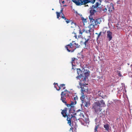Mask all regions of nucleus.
<instances>
[{
  "mask_svg": "<svg viewBox=\"0 0 132 132\" xmlns=\"http://www.w3.org/2000/svg\"><path fill=\"white\" fill-rule=\"evenodd\" d=\"M65 94H64L63 92H62L61 94V100L62 102L64 103L65 105L68 108H65L64 110H63L61 112L63 117H67V120L68 121V124H69L70 126H71L72 122V118H76L75 115H76L75 110V107L72 105H75L76 103V101H71L70 104L67 103L65 101L66 98L63 97L65 95Z\"/></svg>",
  "mask_w": 132,
  "mask_h": 132,
  "instance_id": "nucleus-1",
  "label": "nucleus"
},
{
  "mask_svg": "<svg viewBox=\"0 0 132 132\" xmlns=\"http://www.w3.org/2000/svg\"><path fill=\"white\" fill-rule=\"evenodd\" d=\"M89 19L90 20V26H92V28H95V25L100 24L101 22V19L100 18L92 17Z\"/></svg>",
  "mask_w": 132,
  "mask_h": 132,
  "instance_id": "nucleus-2",
  "label": "nucleus"
},
{
  "mask_svg": "<svg viewBox=\"0 0 132 132\" xmlns=\"http://www.w3.org/2000/svg\"><path fill=\"white\" fill-rule=\"evenodd\" d=\"M72 1L77 5L86 4L89 3L88 0H72Z\"/></svg>",
  "mask_w": 132,
  "mask_h": 132,
  "instance_id": "nucleus-3",
  "label": "nucleus"
},
{
  "mask_svg": "<svg viewBox=\"0 0 132 132\" xmlns=\"http://www.w3.org/2000/svg\"><path fill=\"white\" fill-rule=\"evenodd\" d=\"M93 105L92 109H93V110L94 111L95 113L97 114H98L102 110L101 108L95 103H94Z\"/></svg>",
  "mask_w": 132,
  "mask_h": 132,
  "instance_id": "nucleus-4",
  "label": "nucleus"
},
{
  "mask_svg": "<svg viewBox=\"0 0 132 132\" xmlns=\"http://www.w3.org/2000/svg\"><path fill=\"white\" fill-rule=\"evenodd\" d=\"M96 99V101L95 102L96 104L98 105L100 107L102 108V107H104L105 106V103L104 101L102 100H99L98 97H97Z\"/></svg>",
  "mask_w": 132,
  "mask_h": 132,
  "instance_id": "nucleus-5",
  "label": "nucleus"
},
{
  "mask_svg": "<svg viewBox=\"0 0 132 132\" xmlns=\"http://www.w3.org/2000/svg\"><path fill=\"white\" fill-rule=\"evenodd\" d=\"M73 45L72 43H70L69 44L65 46V48L67 49V51L69 52H72L74 51L76 49V47H75L74 49L71 50L72 48V46Z\"/></svg>",
  "mask_w": 132,
  "mask_h": 132,
  "instance_id": "nucleus-6",
  "label": "nucleus"
},
{
  "mask_svg": "<svg viewBox=\"0 0 132 132\" xmlns=\"http://www.w3.org/2000/svg\"><path fill=\"white\" fill-rule=\"evenodd\" d=\"M112 33L110 30L108 31L107 32V38L109 41L111 40L112 38Z\"/></svg>",
  "mask_w": 132,
  "mask_h": 132,
  "instance_id": "nucleus-7",
  "label": "nucleus"
},
{
  "mask_svg": "<svg viewBox=\"0 0 132 132\" xmlns=\"http://www.w3.org/2000/svg\"><path fill=\"white\" fill-rule=\"evenodd\" d=\"M54 85L55 87L56 88V89L57 90H59L62 87L65 86L64 84H61L60 86H59L57 83H55L54 84Z\"/></svg>",
  "mask_w": 132,
  "mask_h": 132,
  "instance_id": "nucleus-8",
  "label": "nucleus"
},
{
  "mask_svg": "<svg viewBox=\"0 0 132 132\" xmlns=\"http://www.w3.org/2000/svg\"><path fill=\"white\" fill-rule=\"evenodd\" d=\"M97 12H101L103 11L104 12H106L107 9L104 7H98L97 9Z\"/></svg>",
  "mask_w": 132,
  "mask_h": 132,
  "instance_id": "nucleus-9",
  "label": "nucleus"
},
{
  "mask_svg": "<svg viewBox=\"0 0 132 132\" xmlns=\"http://www.w3.org/2000/svg\"><path fill=\"white\" fill-rule=\"evenodd\" d=\"M97 12V10H94L91 9L90 11V14L89 16V18H90L92 17H95L94 16V14L96 12Z\"/></svg>",
  "mask_w": 132,
  "mask_h": 132,
  "instance_id": "nucleus-10",
  "label": "nucleus"
},
{
  "mask_svg": "<svg viewBox=\"0 0 132 132\" xmlns=\"http://www.w3.org/2000/svg\"><path fill=\"white\" fill-rule=\"evenodd\" d=\"M78 120H79V121L81 122V124L84 126H86L87 125L88 123V121L86 119H85V121L83 119H78Z\"/></svg>",
  "mask_w": 132,
  "mask_h": 132,
  "instance_id": "nucleus-11",
  "label": "nucleus"
},
{
  "mask_svg": "<svg viewBox=\"0 0 132 132\" xmlns=\"http://www.w3.org/2000/svg\"><path fill=\"white\" fill-rule=\"evenodd\" d=\"M90 73V72L89 70L87 71L86 72L84 73V77L83 80V81H86V78H87L88 77Z\"/></svg>",
  "mask_w": 132,
  "mask_h": 132,
  "instance_id": "nucleus-12",
  "label": "nucleus"
},
{
  "mask_svg": "<svg viewBox=\"0 0 132 132\" xmlns=\"http://www.w3.org/2000/svg\"><path fill=\"white\" fill-rule=\"evenodd\" d=\"M77 73L78 75H80L81 77H84L83 76V73L84 72H82V71L80 69H77Z\"/></svg>",
  "mask_w": 132,
  "mask_h": 132,
  "instance_id": "nucleus-13",
  "label": "nucleus"
},
{
  "mask_svg": "<svg viewBox=\"0 0 132 132\" xmlns=\"http://www.w3.org/2000/svg\"><path fill=\"white\" fill-rule=\"evenodd\" d=\"M103 93L101 91H98L96 95L97 96H100L102 98H104L103 97H104L105 96L103 95Z\"/></svg>",
  "mask_w": 132,
  "mask_h": 132,
  "instance_id": "nucleus-14",
  "label": "nucleus"
},
{
  "mask_svg": "<svg viewBox=\"0 0 132 132\" xmlns=\"http://www.w3.org/2000/svg\"><path fill=\"white\" fill-rule=\"evenodd\" d=\"M114 5L112 3H111L110 5V6L109 7L108 11L110 12H111L114 9Z\"/></svg>",
  "mask_w": 132,
  "mask_h": 132,
  "instance_id": "nucleus-15",
  "label": "nucleus"
},
{
  "mask_svg": "<svg viewBox=\"0 0 132 132\" xmlns=\"http://www.w3.org/2000/svg\"><path fill=\"white\" fill-rule=\"evenodd\" d=\"M72 61H71V63H72V69L75 70V69H74L73 67L75 66V65L74 64L75 61L76 62V61H77V60L76 59L74 58V57L72 58Z\"/></svg>",
  "mask_w": 132,
  "mask_h": 132,
  "instance_id": "nucleus-16",
  "label": "nucleus"
},
{
  "mask_svg": "<svg viewBox=\"0 0 132 132\" xmlns=\"http://www.w3.org/2000/svg\"><path fill=\"white\" fill-rule=\"evenodd\" d=\"M79 84L80 86H81V91H82V93L83 92H84L85 91V90L84 89V88L83 87H82V86H85V85L84 84H82L81 83H80V82H79Z\"/></svg>",
  "mask_w": 132,
  "mask_h": 132,
  "instance_id": "nucleus-17",
  "label": "nucleus"
},
{
  "mask_svg": "<svg viewBox=\"0 0 132 132\" xmlns=\"http://www.w3.org/2000/svg\"><path fill=\"white\" fill-rule=\"evenodd\" d=\"M104 128L106 130L108 131L109 130V125L108 124H106L104 125Z\"/></svg>",
  "mask_w": 132,
  "mask_h": 132,
  "instance_id": "nucleus-18",
  "label": "nucleus"
},
{
  "mask_svg": "<svg viewBox=\"0 0 132 132\" xmlns=\"http://www.w3.org/2000/svg\"><path fill=\"white\" fill-rule=\"evenodd\" d=\"M75 94V96L73 95V96H75V97H74L73 98H72V99L73 101H76V100H78V97H77V96L76 95V93Z\"/></svg>",
  "mask_w": 132,
  "mask_h": 132,
  "instance_id": "nucleus-19",
  "label": "nucleus"
},
{
  "mask_svg": "<svg viewBox=\"0 0 132 132\" xmlns=\"http://www.w3.org/2000/svg\"><path fill=\"white\" fill-rule=\"evenodd\" d=\"M81 19L84 23L85 22L86 23L87 22L86 20V19H84V18L83 17H81Z\"/></svg>",
  "mask_w": 132,
  "mask_h": 132,
  "instance_id": "nucleus-20",
  "label": "nucleus"
},
{
  "mask_svg": "<svg viewBox=\"0 0 132 132\" xmlns=\"http://www.w3.org/2000/svg\"><path fill=\"white\" fill-rule=\"evenodd\" d=\"M83 103H84L85 106L86 107H88V106L89 103L88 102H84Z\"/></svg>",
  "mask_w": 132,
  "mask_h": 132,
  "instance_id": "nucleus-21",
  "label": "nucleus"
},
{
  "mask_svg": "<svg viewBox=\"0 0 132 132\" xmlns=\"http://www.w3.org/2000/svg\"><path fill=\"white\" fill-rule=\"evenodd\" d=\"M85 41L84 42V44L85 45V46H86L87 45V43H88V41L89 40V38L87 39V40H86V38H85Z\"/></svg>",
  "mask_w": 132,
  "mask_h": 132,
  "instance_id": "nucleus-22",
  "label": "nucleus"
},
{
  "mask_svg": "<svg viewBox=\"0 0 132 132\" xmlns=\"http://www.w3.org/2000/svg\"><path fill=\"white\" fill-rule=\"evenodd\" d=\"M98 127V125H96L95 128V132H97V128Z\"/></svg>",
  "mask_w": 132,
  "mask_h": 132,
  "instance_id": "nucleus-23",
  "label": "nucleus"
},
{
  "mask_svg": "<svg viewBox=\"0 0 132 132\" xmlns=\"http://www.w3.org/2000/svg\"><path fill=\"white\" fill-rule=\"evenodd\" d=\"M64 92V94H65V95L63 97H64L65 98L66 96H69V95L68 94L69 93H64V92Z\"/></svg>",
  "mask_w": 132,
  "mask_h": 132,
  "instance_id": "nucleus-24",
  "label": "nucleus"
},
{
  "mask_svg": "<svg viewBox=\"0 0 132 132\" xmlns=\"http://www.w3.org/2000/svg\"><path fill=\"white\" fill-rule=\"evenodd\" d=\"M80 99L81 100V101H82V103H84V102H85L84 101V97L83 96H82V97H80Z\"/></svg>",
  "mask_w": 132,
  "mask_h": 132,
  "instance_id": "nucleus-25",
  "label": "nucleus"
},
{
  "mask_svg": "<svg viewBox=\"0 0 132 132\" xmlns=\"http://www.w3.org/2000/svg\"><path fill=\"white\" fill-rule=\"evenodd\" d=\"M95 0H88L89 3H91L93 4H94L95 2Z\"/></svg>",
  "mask_w": 132,
  "mask_h": 132,
  "instance_id": "nucleus-26",
  "label": "nucleus"
},
{
  "mask_svg": "<svg viewBox=\"0 0 132 132\" xmlns=\"http://www.w3.org/2000/svg\"><path fill=\"white\" fill-rule=\"evenodd\" d=\"M79 115L80 116V117H83L84 118V115L83 114V113H81V112H80L79 114Z\"/></svg>",
  "mask_w": 132,
  "mask_h": 132,
  "instance_id": "nucleus-27",
  "label": "nucleus"
},
{
  "mask_svg": "<svg viewBox=\"0 0 132 132\" xmlns=\"http://www.w3.org/2000/svg\"><path fill=\"white\" fill-rule=\"evenodd\" d=\"M56 13L57 14V18L59 19V17L60 16V13L57 12H56Z\"/></svg>",
  "mask_w": 132,
  "mask_h": 132,
  "instance_id": "nucleus-28",
  "label": "nucleus"
},
{
  "mask_svg": "<svg viewBox=\"0 0 132 132\" xmlns=\"http://www.w3.org/2000/svg\"><path fill=\"white\" fill-rule=\"evenodd\" d=\"M74 44L75 45H76V47L77 48H79L80 47V45H78V44L77 43H74V44H73V45Z\"/></svg>",
  "mask_w": 132,
  "mask_h": 132,
  "instance_id": "nucleus-29",
  "label": "nucleus"
},
{
  "mask_svg": "<svg viewBox=\"0 0 132 132\" xmlns=\"http://www.w3.org/2000/svg\"><path fill=\"white\" fill-rule=\"evenodd\" d=\"M102 33V32L101 31L100 33L98 34V35L96 38L97 39H98L100 37V36L101 35Z\"/></svg>",
  "mask_w": 132,
  "mask_h": 132,
  "instance_id": "nucleus-30",
  "label": "nucleus"
},
{
  "mask_svg": "<svg viewBox=\"0 0 132 132\" xmlns=\"http://www.w3.org/2000/svg\"><path fill=\"white\" fill-rule=\"evenodd\" d=\"M95 8H96V7L94 5H92V6L90 7V10H93V9Z\"/></svg>",
  "mask_w": 132,
  "mask_h": 132,
  "instance_id": "nucleus-31",
  "label": "nucleus"
},
{
  "mask_svg": "<svg viewBox=\"0 0 132 132\" xmlns=\"http://www.w3.org/2000/svg\"><path fill=\"white\" fill-rule=\"evenodd\" d=\"M80 77V78H82V79L83 78V77H81L80 75H78V76H77V77H76V78L77 79H79V77Z\"/></svg>",
  "mask_w": 132,
  "mask_h": 132,
  "instance_id": "nucleus-32",
  "label": "nucleus"
},
{
  "mask_svg": "<svg viewBox=\"0 0 132 132\" xmlns=\"http://www.w3.org/2000/svg\"><path fill=\"white\" fill-rule=\"evenodd\" d=\"M71 21V20L70 21L69 20H68V19H67L66 20V22L67 23H68L69 22Z\"/></svg>",
  "mask_w": 132,
  "mask_h": 132,
  "instance_id": "nucleus-33",
  "label": "nucleus"
},
{
  "mask_svg": "<svg viewBox=\"0 0 132 132\" xmlns=\"http://www.w3.org/2000/svg\"><path fill=\"white\" fill-rule=\"evenodd\" d=\"M64 92H65L66 93H69L71 94V92H69L66 89H65L64 91Z\"/></svg>",
  "mask_w": 132,
  "mask_h": 132,
  "instance_id": "nucleus-34",
  "label": "nucleus"
},
{
  "mask_svg": "<svg viewBox=\"0 0 132 132\" xmlns=\"http://www.w3.org/2000/svg\"><path fill=\"white\" fill-rule=\"evenodd\" d=\"M79 33L82 35L83 33L81 31V29H80L79 30Z\"/></svg>",
  "mask_w": 132,
  "mask_h": 132,
  "instance_id": "nucleus-35",
  "label": "nucleus"
},
{
  "mask_svg": "<svg viewBox=\"0 0 132 132\" xmlns=\"http://www.w3.org/2000/svg\"><path fill=\"white\" fill-rule=\"evenodd\" d=\"M97 118H96L95 120V122H96V124H97Z\"/></svg>",
  "mask_w": 132,
  "mask_h": 132,
  "instance_id": "nucleus-36",
  "label": "nucleus"
},
{
  "mask_svg": "<svg viewBox=\"0 0 132 132\" xmlns=\"http://www.w3.org/2000/svg\"><path fill=\"white\" fill-rule=\"evenodd\" d=\"M95 4L96 5V7H98V6L99 5V3L98 2H96Z\"/></svg>",
  "mask_w": 132,
  "mask_h": 132,
  "instance_id": "nucleus-37",
  "label": "nucleus"
},
{
  "mask_svg": "<svg viewBox=\"0 0 132 132\" xmlns=\"http://www.w3.org/2000/svg\"><path fill=\"white\" fill-rule=\"evenodd\" d=\"M73 24H74L75 25H76V24L75 23H74L73 21H72L71 23V24L72 25Z\"/></svg>",
  "mask_w": 132,
  "mask_h": 132,
  "instance_id": "nucleus-38",
  "label": "nucleus"
},
{
  "mask_svg": "<svg viewBox=\"0 0 132 132\" xmlns=\"http://www.w3.org/2000/svg\"><path fill=\"white\" fill-rule=\"evenodd\" d=\"M118 76L120 77L121 76V73H120V72H119L118 73Z\"/></svg>",
  "mask_w": 132,
  "mask_h": 132,
  "instance_id": "nucleus-39",
  "label": "nucleus"
},
{
  "mask_svg": "<svg viewBox=\"0 0 132 132\" xmlns=\"http://www.w3.org/2000/svg\"><path fill=\"white\" fill-rule=\"evenodd\" d=\"M75 36H74V37H75V38L76 39L77 38V35H76V33H75Z\"/></svg>",
  "mask_w": 132,
  "mask_h": 132,
  "instance_id": "nucleus-40",
  "label": "nucleus"
},
{
  "mask_svg": "<svg viewBox=\"0 0 132 132\" xmlns=\"http://www.w3.org/2000/svg\"><path fill=\"white\" fill-rule=\"evenodd\" d=\"M80 110H77L76 111V113H77L78 112H79L80 111Z\"/></svg>",
  "mask_w": 132,
  "mask_h": 132,
  "instance_id": "nucleus-41",
  "label": "nucleus"
},
{
  "mask_svg": "<svg viewBox=\"0 0 132 132\" xmlns=\"http://www.w3.org/2000/svg\"><path fill=\"white\" fill-rule=\"evenodd\" d=\"M120 117L119 116V117L118 118H117V120H118V119H119H119H120Z\"/></svg>",
  "mask_w": 132,
  "mask_h": 132,
  "instance_id": "nucleus-42",
  "label": "nucleus"
},
{
  "mask_svg": "<svg viewBox=\"0 0 132 132\" xmlns=\"http://www.w3.org/2000/svg\"><path fill=\"white\" fill-rule=\"evenodd\" d=\"M78 15H80V16H81V17H82V15L80 14H79L78 13Z\"/></svg>",
  "mask_w": 132,
  "mask_h": 132,
  "instance_id": "nucleus-43",
  "label": "nucleus"
},
{
  "mask_svg": "<svg viewBox=\"0 0 132 132\" xmlns=\"http://www.w3.org/2000/svg\"><path fill=\"white\" fill-rule=\"evenodd\" d=\"M91 29V28L90 29H89V30H88V31L89 32H90V30Z\"/></svg>",
  "mask_w": 132,
  "mask_h": 132,
  "instance_id": "nucleus-44",
  "label": "nucleus"
},
{
  "mask_svg": "<svg viewBox=\"0 0 132 132\" xmlns=\"http://www.w3.org/2000/svg\"><path fill=\"white\" fill-rule=\"evenodd\" d=\"M62 14H63V16H62V18L64 19V17H65V16H64V14H63V13H62Z\"/></svg>",
  "mask_w": 132,
  "mask_h": 132,
  "instance_id": "nucleus-45",
  "label": "nucleus"
},
{
  "mask_svg": "<svg viewBox=\"0 0 132 132\" xmlns=\"http://www.w3.org/2000/svg\"><path fill=\"white\" fill-rule=\"evenodd\" d=\"M62 9L60 11V12L59 13H62Z\"/></svg>",
  "mask_w": 132,
  "mask_h": 132,
  "instance_id": "nucleus-46",
  "label": "nucleus"
},
{
  "mask_svg": "<svg viewBox=\"0 0 132 132\" xmlns=\"http://www.w3.org/2000/svg\"><path fill=\"white\" fill-rule=\"evenodd\" d=\"M120 90H118V94L120 93Z\"/></svg>",
  "mask_w": 132,
  "mask_h": 132,
  "instance_id": "nucleus-47",
  "label": "nucleus"
},
{
  "mask_svg": "<svg viewBox=\"0 0 132 132\" xmlns=\"http://www.w3.org/2000/svg\"><path fill=\"white\" fill-rule=\"evenodd\" d=\"M76 13L77 14V15H78V13L77 12V11H76Z\"/></svg>",
  "mask_w": 132,
  "mask_h": 132,
  "instance_id": "nucleus-48",
  "label": "nucleus"
},
{
  "mask_svg": "<svg viewBox=\"0 0 132 132\" xmlns=\"http://www.w3.org/2000/svg\"><path fill=\"white\" fill-rule=\"evenodd\" d=\"M65 88H66L65 87V86H64V87H63V89H65Z\"/></svg>",
  "mask_w": 132,
  "mask_h": 132,
  "instance_id": "nucleus-49",
  "label": "nucleus"
},
{
  "mask_svg": "<svg viewBox=\"0 0 132 132\" xmlns=\"http://www.w3.org/2000/svg\"><path fill=\"white\" fill-rule=\"evenodd\" d=\"M63 19H64L65 20H66L67 19L65 17H64V18Z\"/></svg>",
  "mask_w": 132,
  "mask_h": 132,
  "instance_id": "nucleus-50",
  "label": "nucleus"
},
{
  "mask_svg": "<svg viewBox=\"0 0 132 132\" xmlns=\"http://www.w3.org/2000/svg\"><path fill=\"white\" fill-rule=\"evenodd\" d=\"M85 30L84 29H83V30H82V32H84L85 31Z\"/></svg>",
  "mask_w": 132,
  "mask_h": 132,
  "instance_id": "nucleus-51",
  "label": "nucleus"
},
{
  "mask_svg": "<svg viewBox=\"0 0 132 132\" xmlns=\"http://www.w3.org/2000/svg\"><path fill=\"white\" fill-rule=\"evenodd\" d=\"M95 6V7H96V8H97V7H96V5L95 4V5H94Z\"/></svg>",
  "mask_w": 132,
  "mask_h": 132,
  "instance_id": "nucleus-52",
  "label": "nucleus"
},
{
  "mask_svg": "<svg viewBox=\"0 0 132 132\" xmlns=\"http://www.w3.org/2000/svg\"><path fill=\"white\" fill-rule=\"evenodd\" d=\"M62 2L63 4L64 2V1H62Z\"/></svg>",
  "mask_w": 132,
  "mask_h": 132,
  "instance_id": "nucleus-53",
  "label": "nucleus"
},
{
  "mask_svg": "<svg viewBox=\"0 0 132 132\" xmlns=\"http://www.w3.org/2000/svg\"><path fill=\"white\" fill-rule=\"evenodd\" d=\"M85 6H88V5L87 4L86 5V4H85Z\"/></svg>",
  "mask_w": 132,
  "mask_h": 132,
  "instance_id": "nucleus-54",
  "label": "nucleus"
},
{
  "mask_svg": "<svg viewBox=\"0 0 132 132\" xmlns=\"http://www.w3.org/2000/svg\"><path fill=\"white\" fill-rule=\"evenodd\" d=\"M95 34H96V35H98V34L97 33H95Z\"/></svg>",
  "mask_w": 132,
  "mask_h": 132,
  "instance_id": "nucleus-55",
  "label": "nucleus"
},
{
  "mask_svg": "<svg viewBox=\"0 0 132 132\" xmlns=\"http://www.w3.org/2000/svg\"><path fill=\"white\" fill-rule=\"evenodd\" d=\"M72 124H74V123H73L74 122H73V121H72Z\"/></svg>",
  "mask_w": 132,
  "mask_h": 132,
  "instance_id": "nucleus-56",
  "label": "nucleus"
},
{
  "mask_svg": "<svg viewBox=\"0 0 132 132\" xmlns=\"http://www.w3.org/2000/svg\"><path fill=\"white\" fill-rule=\"evenodd\" d=\"M131 67H132V64L131 65V66H130ZM131 70H132V69H131Z\"/></svg>",
  "mask_w": 132,
  "mask_h": 132,
  "instance_id": "nucleus-57",
  "label": "nucleus"
},
{
  "mask_svg": "<svg viewBox=\"0 0 132 132\" xmlns=\"http://www.w3.org/2000/svg\"><path fill=\"white\" fill-rule=\"evenodd\" d=\"M74 42V41H72V43H73V42Z\"/></svg>",
  "mask_w": 132,
  "mask_h": 132,
  "instance_id": "nucleus-58",
  "label": "nucleus"
},
{
  "mask_svg": "<svg viewBox=\"0 0 132 132\" xmlns=\"http://www.w3.org/2000/svg\"><path fill=\"white\" fill-rule=\"evenodd\" d=\"M74 123H75V125H76V122H74Z\"/></svg>",
  "mask_w": 132,
  "mask_h": 132,
  "instance_id": "nucleus-59",
  "label": "nucleus"
},
{
  "mask_svg": "<svg viewBox=\"0 0 132 132\" xmlns=\"http://www.w3.org/2000/svg\"><path fill=\"white\" fill-rule=\"evenodd\" d=\"M73 33H74L75 34V33H74V31L73 32H72V34H73Z\"/></svg>",
  "mask_w": 132,
  "mask_h": 132,
  "instance_id": "nucleus-60",
  "label": "nucleus"
},
{
  "mask_svg": "<svg viewBox=\"0 0 132 132\" xmlns=\"http://www.w3.org/2000/svg\"><path fill=\"white\" fill-rule=\"evenodd\" d=\"M52 10H54V9H52Z\"/></svg>",
  "mask_w": 132,
  "mask_h": 132,
  "instance_id": "nucleus-61",
  "label": "nucleus"
},
{
  "mask_svg": "<svg viewBox=\"0 0 132 132\" xmlns=\"http://www.w3.org/2000/svg\"><path fill=\"white\" fill-rule=\"evenodd\" d=\"M127 64H128V65H129V63H128Z\"/></svg>",
  "mask_w": 132,
  "mask_h": 132,
  "instance_id": "nucleus-62",
  "label": "nucleus"
},
{
  "mask_svg": "<svg viewBox=\"0 0 132 132\" xmlns=\"http://www.w3.org/2000/svg\"><path fill=\"white\" fill-rule=\"evenodd\" d=\"M126 90L125 89V92H126Z\"/></svg>",
  "mask_w": 132,
  "mask_h": 132,
  "instance_id": "nucleus-63",
  "label": "nucleus"
},
{
  "mask_svg": "<svg viewBox=\"0 0 132 132\" xmlns=\"http://www.w3.org/2000/svg\"><path fill=\"white\" fill-rule=\"evenodd\" d=\"M86 33H87V31H86Z\"/></svg>",
  "mask_w": 132,
  "mask_h": 132,
  "instance_id": "nucleus-64",
  "label": "nucleus"
}]
</instances>
